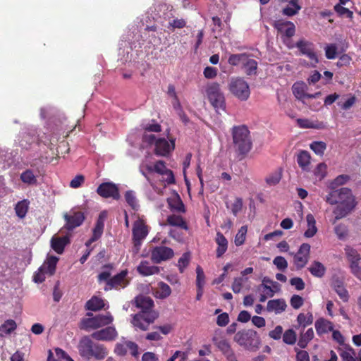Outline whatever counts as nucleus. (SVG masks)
Here are the masks:
<instances>
[{"mask_svg": "<svg viewBox=\"0 0 361 361\" xmlns=\"http://www.w3.org/2000/svg\"><path fill=\"white\" fill-rule=\"evenodd\" d=\"M310 245L304 243L300 245L296 253H290L293 255V264L297 269H302L307 264L310 257Z\"/></svg>", "mask_w": 361, "mask_h": 361, "instance_id": "obj_11", "label": "nucleus"}, {"mask_svg": "<svg viewBox=\"0 0 361 361\" xmlns=\"http://www.w3.org/2000/svg\"><path fill=\"white\" fill-rule=\"evenodd\" d=\"M217 69L214 67L207 66L204 69V76L207 79L214 78L217 75Z\"/></svg>", "mask_w": 361, "mask_h": 361, "instance_id": "obj_63", "label": "nucleus"}, {"mask_svg": "<svg viewBox=\"0 0 361 361\" xmlns=\"http://www.w3.org/2000/svg\"><path fill=\"white\" fill-rule=\"evenodd\" d=\"M118 336L114 327L109 326L105 329L97 331L92 334L91 336L97 341H112Z\"/></svg>", "mask_w": 361, "mask_h": 361, "instance_id": "obj_21", "label": "nucleus"}, {"mask_svg": "<svg viewBox=\"0 0 361 361\" xmlns=\"http://www.w3.org/2000/svg\"><path fill=\"white\" fill-rule=\"evenodd\" d=\"M283 341L285 343L293 345L296 341V334L293 329H288L283 335Z\"/></svg>", "mask_w": 361, "mask_h": 361, "instance_id": "obj_51", "label": "nucleus"}, {"mask_svg": "<svg viewBox=\"0 0 361 361\" xmlns=\"http://www.w3.org/2000/svg\"><path fill=\"white\" fill-rule=\"evenodd\" d=\"M307 269L313 276L317 278H322L326 271L325 266L317 260L313 261Z\"/></svg>", "mask_w": 361, "mask_h": 361, "instance_id": "obj_30", "label": "nucleus"}, {"mask_svg": "<svg viewBox=\"0 0 361 361\" xmlns=\"http://www.w3.org/2000/svg\"><path fill=\"white\" fill-rule=\"evenodd\" d=\"M343 361H357L355 353L352 348H348L340 353Z\"/></svg>", "mask_w": 361, "mask_h": 361, "instance_id": "obj_55", "label": "nucleus"}, {"mask_svg": "<svg viewBox=\"0 0 361 361\" xmlns=\"http://www.w3.org/2000/svg\"><path fill=\"white\" fill-rule=\"evenodd\" d=\"M233 148L238 157L244 158L251 150L252 142L248 128L235 126L231 129Z\"/></svg>", "mask_w": 361, "mask_h": 361, "instance_id": "obj_2", "label": "nucleus"}, {"mask_svg": "<svg viewBox=\"0 0 361 361\" xmlns=\"http://www.w3.org/2000/svg\"><path fill=\"white\" fill-rule=\"evenodd\" d=\"M135 303L141 311H154V302L147 295H137L135 298Z\"/></svg>", "mask_w": 361, "mask_h": 361, "instance_id": "obj_23", "label": "nucleus"}, {"mask_svg": "<svg viewBox=\"0 0 361 361\" xmlns=\"http://www.w3.org/2000/svg\"><path fill=\"white\" fill-rule=\"evenodd\" d=\"M78 349L80 355L87 360L92 358L97 360H104L109 353L107 348L104 345L94 343L88 336L80 339Z\"/></svg>", "mask_w": 361, "mask_h": 361, "instance_id": "obj_3", "label": "nucleus"}, {"mask_svg": "<svg viewBox=\"0 0 361 361\" xmlns=\"http://www.w3.org/2000/svg\"><path fill=\"white\" fill-rule=\"evenodd\" d=\"M335 11L340 16H345L347 18L352 19L353 17V11H350L348 8L343 7L342 5L336 4L334 6Z\"/></svg>", "mask_w": 361, "mask_h": 361, "instance_id": "obj_53", "label": "nucleus"}, {"mask_svg": "<svg viewBox=\"0 0 361 361\" xmlns=\"http://www.w3.org/2000/svg\"><path fill=\"white\" fill-rule=\"evenodd\" d=\"M334 231L339 239H343L347 235V228L344 224H338L335 226Z\"/></svg>", "mask_w": 361, "mask_h": 361, "instance_id": "obj_59", "label": "nucleus"}, {"mask_svg": "<svg viewBox=\"0 0 361 361\" xmlns=\"http://www.w3.org/2000/svg\"><path fill=\"white\" fill-rule=\"evenodd\" d=\"M317 334L322 335L333 331V324L324 318L318 319L314 324Z\"/></svg>", "mask_w": 361, "mask_h": 361, "instance_id": "obj_29", "label": "nucleus"}, {"mask_svg": "<svg viewBox=\"0 0 361 361\" xmlns=\"http://www.w3.org/2000/svg\"><path fill=\"white\" fill-rule=\"evenodd\" d=\"M170 142L164 137L158 138L155 143L154 154L159 157H167L175 148V139L171 138Z\"/></svg>", "mask_w": 361, "mask_h": 361, "instance_id": "obj_15", "label": "nucleus"}, {"mask_svg": "<svg viewBox=\"0 0 361 361\" xmlns=\"http://www.w3.org/2000/svg\"><path fill=\"white\" fill-rule=\"evenodd\" d=\"M313 319V315L310 312L306 314L300 313L297 317V322L299 326H302L305 329L306 326L312 324Z\"/></svg>", "mask_w": 361, "mask_h": 361, "instance_id": "obj_40", "label": "nucleus"}, {"mask_svg": "<svg viewBox=\"0 0 361 361\" xmlns=\"http://www.w3.org/2000/svg\"><path fill=\"white\" fill-rule=\"evenodd\" d=\"M290 283L295 286L297 290H302L305 288V283L300 277H295L290 279Z\"/></svg>", "mask_w": 361, "mask_h": 361, "instance_id": "obj_64", "label": "nucleus"}, {"mask_svg": "<svg viewBox=\"0 0 361 361\" xmlns=\"http://www.w3.org/2000/svg\"><path fill=\"white\" fill-rule=\"evenodd\" d=\"M306 85L303 82H295L292 90L294 96L299 100L304 102Z\"/></svg>", "mask_w": 361, "mask_h": 361, "instance_id": "obj_39", "label": "nucleus"}, {"mask_svg": "<svg viewBox=\"0 0 361 361\" xmlns=\"http://www.w3.org/2000/svg\"><path fill=\"white\" fill-rule=\"evenodd\" d=\"M173 256V249L166 246H156L151 250L150 259L155 264L171 259Z\"/></svg>", "mask_w": 361, "mask_h": 361, "instance_id": "obj_13", "label": "nucleus"}, {"mask_svg": "<svg viewBox=\"0 0 361 361\" xmlns=\"http://www.w3.org/2000/svg\"><path fill=\"white\" fill-rule=\"evenodd\" d=\"M262 284L267 290L271 292V293H276L280 290V285L278 282L274 281L267 277L264 278Z\"/></svg>", "mask_w": 361, "mask_h": 361, "instance_id": "obj_47", "label": "nucleus"}, {"mask_svg": "<svg viewBox=\"0 0 361 361\" xmlns=\"http://www.w3.org/2000/svg\"><path fill=\"white\" fill-rule=\"evenodd\" d=\"M324 200L331 205L338 204L334 210L335 220H339L346 216L357 205L351 190L348 188H341L330 191Z\"/></svg>", "mask_w": 361, "mask_h": 361, "instance_id": "obj_1", "label": "nucleus"}, {"mask_svg": "<svg viewBox=\"0 0 361 361\" xmlns=\"http://www.w3.org/2000/svg\"><path fill=\"white\" fill-rule=\"evenodd\" d=\"M127 274L128 271L123 270L120 273L111 277L110 280L108 281L107 285L105 286L104 290L107 291L113 288L118 290L126 287L128 284V281L126 278Z\"/></svg>", "mask_w": 361, "mask_h": 361, "instance_id": "obj_18", "label": "nucleus"}, {"mask_svg": "<svg viewBox=\"0 0 361 361\" xmlns=\"http://www.w3.org/2000/svg\"><path fill=\"white\" fill-rule=\"evenodd\" d=\"M112 321V316L108 313L104 315L99 314L92 318H87L83 321V325L85 328L96 329L111 324Z\"/></svg>", "mask_w": 361, "mask_h": 361, "instance_id": "obj_16", "label": "nucleus"}, {"mask_svg": "<svg viewBox=\"0 0 361 361\" xmlns=\"http://www.w3.org/2000/svg\"><path fill=\"white\" fill-rule=\"evenodd\" d=\"M125 200L128 204L133 209L138 210L140 205L135 196V193L133 190H127L125 193Z\"/></svg>", "mask_w": 361, "mask_h": 361, "instance_id": "obj_41", "label": "nucleus"}, {"mask_svg": "<svg viewBox=\"0 0 361 361\" xmlns=\"http://www.w3.org/2000/svg\"><path fill=\"white\" fill-rule=\"evenodd\" d=\"M106 216H107V213L106 211H103L99 214V217L97 220L96 224L92 231V241H97V240H99L101 238V236L103 233L104 227V220H105Z\"/></svg>", "mask_w": 361, "mask_h": 361, "instance_id": "obj_22", "label": "nucleus"}, {"mask_svg": "<svg viewBox=\"0 0 361 361\" xmlns=\"http://www.w3.org/2000/svg\"><path fill=\"white\" fill-rule=\"evenodd\" d=\"M20 180L26 184L34 185L37 183L36 176L30 169H27L20 175Z\"/></svg>", "mask_w": 361, "mask_h": 361, "instance_id": "obj_46", "label": "nucleus"}, {"mask_svg": "<svg viewBox=\"0 0 361 361\" xmlns=\"http://www.w3.org/2000/svg\"><path fill=\"white\" fill-rule=\"evenodd\" d=\"M274 264L281 271H284L288 267L287 260L281 256H277L274 259Z\"/></svg>", "mask_w": 361, "mask_h": 361, "instance_id": "obj_54", "label": "nucleus"}, {"mask_svg": "<svg viewBox=\"0 0 361 361\" xmlns=\"http://www.w3.org/2000/svg\"><path fill=\"white\" fill-rule=\"evenodd\" d=\"M154 172L160 175H164L165 171L168 169L166 166V164L162 160H159L154 164Z\"/></svg>", "mask_w": 361, "mask_h": 361, "instance_id": "obj_60", "label": "nucleus"}, {"mask_svg": "<svg viewBox=\"0 0 361 361\" xmlns=\"http://www.w3.org/2000/svg\"><path fill=\"white\" fill-rule=\"evenodd\" d=\"M106 303L100 297L94 295L85 305L86 308L91 311H99L105 308Z\"/></svg>", "mask_w": 361, "mask_h": 361, "instance_id": "obj_31", "label": "nucleus"}, {"mask_svg": "<svg viewBox=\"0 0 361 361\" xmlns=\"http://www.w3.org/2000/svg\"><path fill=\"white\" fill-rule=\"evenodd\" d=\"M247 278L240 276L235 278L232 283V290L234 293H238L242 289L243 284L245 281H247Z\"/></svg>", "mask_w": 361, "mask_h": 361, "instance_id": "obj_56", "label": "nucleus"}, {"mask_svg": "<svg viewBox=\"0 0 361 361\" xmlns=\"http://www.w3.org/2000/svg\"><path fill=\"white\" fill-rule=\"evenodd\" d=\"M28 207L29 202L27 200H23L18 202L15 207L16 215L19 218L23 219L27 213Z\"/></svg>", "mask_w": 361, "mask_h": 361, "instance_id": "obj_38", "label": "nucleus"}, {"mask_svg": "<svg viewBox=\"0 0 361 361\" xmlns=\"http://www.w3.org/2000/svg\"><path fill=\"white\" fill-rule=\"evenodd\" d=\"M295 47L302 55H305L311 61L312 66L315 67L319 60L314 49V44L309 41L300 39L297 42Z\"/></svg>", "mask_w": 361, "mask_h": 361, "instance_id": "obj_14", "label": "nucleus"}, {"mask_svg": "<svg viewBox=\"0 0 361 361\" xmlns=\"http://www.w3.org/2000/svg\"><path fill=\"white\" fill-rule=\"evenodd\" d=\"M233 339L240 346L249 350H257L260 345V338L257 333L252 329L239 331Z\"/></svg>", "mask_w": 361, "mask_h": 361, "instance_id": "obj_4", "label": "nucleus"}, {"mask_svg": "<svg viewBox=\"0 0 361 361\" xmlns=\"http://www.w3.org/2000/svg\"><path fill=\"white\" fill-rule=\"evenodd\" d=\"M247 231V226H243L238 230L237 234L235 236V240H234V242H235V244L236 246H240L245 243Z\"/></svg>", "mask_w": 361, "mask_h": 361, "instance_id": "obj_48", "label": "nucleus"}, {"mask_svg": "<svg viewBox=\"0 0 361 361\" xmlns=\"http://www.w3.org/2000/svg\"><path fill=\"white\" fill-rule=\"evenodd\" d=\"M212 341L224 355L228 354V352L233 350L229 343L223 336V332L219 329L214 331Z\"/></svg>", "mask_w": 361, "mask_h": 361, "instance_id": "obj_20", "label": "nucleus"}, {"mask_svg": "<svg viewBox=\"0 0 361 361\" xmlns=\"http://www.w3.org/2000/svg\"><path fill=\"white\" fill-rule=\"evenodd\" d=\"M274 27L277 30L279 34L281 35V39L283 42L286 44L288 47L291 48L293 46H289L288 41L294 36L295 33V26L293 23L284 20H278L274 22Z\"/></svg>", "mask_w": 361, "mask_h": 361, "instance_id": "obj_10", "label": "nucleus"}, {"mask_svg": "<svg viewBox=\"0 0 361 361\" xmlns=\"http://www.w3.org/2000/svg\"><path fill=\"white\" fill-rule=\"evenodd\" d=\"M17 327L16 323L13 319L6 320L0 326V336L4 337L10 334Z\"/></svg>", "mask_w": 361, "mask_h": 361, "instance_id": "obj_35", "label": "nucleus"}, {"mask_svg": "<svg viewBox=\"0 0 361 361\" xmlns=\"http://www.w3.org/2000/svg\"><path fill=\"white\" fill-rule=\"evenodd\" d=\"M247 56L249 55L246 53L233 54L229 56L228 63L232 66H237L240 64H243L245 60H247Z\"/></svg>", "mask_w": 361, "mask_h": 361, "instance_id": "obj_36", "label": "nucleus"}, {"mask_svg": "<svg viewBox=\"0 0 361 361\" xmlns=\"http://www.w3.org/2000/svg\"><path fill=\"white\" fill-rule=\"evenodd\" d=\"M243 65L247 75L256 74L257 69V62L255 59H249V56H247V60H245Z\"/></svg>", "mask_w": 361, "mask_h": 361, "instance_id": "obj_42", "label": "nucleus"}, {"mask_svg": "<svg viewBox=\"0 0 361 361\" xmlns=\"http://www.w3.org/2000/svg\"><path fill=\"white\" fill-rule=\"evenodd\" d=\"M208 99L216 112L226 109V103L224 94L221 92L220 85L217 82H213L208 85L206 90Z\"/></svg>", "mask_w": 361, "mask_h": 361, "instance_id": "obj_7", "label": "nucleus"}, {"mask_svg": "<svg viewBox=\"0 0 361 361\" xmlns=\"http://www.w3.org/2000/svg\"><path fill=\"white\" fill-rule=\"evenodd\" d=\"M310 159V154L307 151L302 150L298 154L297 162L303 171H309Z\"/></svg>", "mask_w": 361, "mask_h": 361, "instance_id": "obj_33", "label": "nucleus"}, {"mask_svg": "<svg viewBox=\"0 0 361 361\" xmlns=\"http://www.w3.org/2000/svg\"><path fill=\"white\" fill-rule=\"evenodd\" d=\"M138 273L144 276H148L159 274L160 268L157 266L151 265L148 261H142L137 267Z\"/></svg>", "mask_w": 361, "mask_h": 361, "instance_id": "obj_24", "label": "nucleus"}, {"mask_svg": "<svg viewBox=\"0 0 361 361\" xmlns=\"http://www.w3.org/2000/svg\"><path fill=\"white\" fill-rule=\"evenodd\" d=\"M102 269L103 271L97 276L98 281L99 283L106 282V285H107L108 281L111 279V271L114 269V266L112 264H106L103 265Z\"/></svg>", "mask_w": 361, "mask_h": 361, "instance_id": "obj_37", "label": "nucleus"}, {"mask_svg": "<svg viewBox=\"0 0 361 361\" xmlns=\"http://www.w3.org/2000/svg\"><path fill=\"white\" fill-rule=\"evenodd\" d=\"M228 90L240 101H246L250 95V90L247 82L242 78H232L228 84Z\"/></svg>", "mask_w": 361, "mask_h": 361, "instance_id": "obj_6", "label": "nucleus"}, {"mask_svg": "<svg viewBox=\"0 0 361 361\" xmlns=\"http://www.w3.org/2000/svg\"><path fill=\"white\" fill-rule=\"evenodd\" d=\"M166 224L169 226L178 227L185 231L188 230V226L187 222L180 215H169L166 218Z\"/></svg>", "mask_w": 361, "mask_h": 361, "instance_id": "obj_27", "label": "nucleus"}, {"mask_svg": "<svg viewBox=\"0 0 361 361\" xmlns=\"http://www.w3.org/2000/svg\"><path fill=\"white\" fill-rule=\"evenodd\" d=\"M331 286L336 293H347L343 281L338 278L333 279Z\"/></svg>", "mask_w": 361, "mask_h": 361, "instance_id": "obj_52", "label": "nucleus"}, {"mask_svg": "<svg viewBox=\"0 0 361 361\" xmlns=\"http://www.w3.org/2000/svg\"><path fill=\"white\" fill-rule=\"evenodd\" d=\"M128 349L133 357H136L139 355L138 345L135 343L127 341L124 338L121 342L116 344L114 353L117 355L123 356L127 353Z\"/></svg>", "mask_w": 361, "mask_h": 361, "instance_id": "obj_17", "label": "nucleus"}, {"mask_svg": "<svg viewBox=\"0 0 361 361\" xmlns=\"http://www.w3.org/2000/svg\"><path fill=\"white\" fill-rule=\"evenodd\" d=\"M196 285L197 288V293L202 291V288L205 283V275L203 269L200 266L196 267Z\"/></svg>", "mask_w": 361, "mask_h": 361, "instance_id": "obj_44", "label": "nucleus"}, {"mask_svg": "<svg viewBox=\"0 0 361 361\" xmlns=\"http://www.w3.org/2000/svg\"><path fill=\"white\" fill-rule=\"evenodd\" d=\"M215 242L218 245L216 250V257L219 258L222 257L227 250L228 240L221 232H217Z\"/></svg>", "mask_w": 361, "mask_h": 361, "instance_id": "obj_28", "label": "nucleus"}, {"mask_svg": "<svg viewBox=\"0 0 361 361\" xmlns=\"http://www.w3.org/2000/svg\"><path fill=\"white\" fill-rule=\"evenodd\" d=\"M132 233L134 247L138 251L143 240L149 233V226L144 220L139 219L133 224Z\"/></svg>", "mask_w": 361, "mask_h": 361, "instance_id": "obj_9", "label": "nucleus"}, {"mask_svg": "<svg viewBox=\"0 0 361 361\" xmlns=\"http://www.w3.org/2000/svg\"><path fill=\"white\" fill-rule=\"evenodd\" d=\"M306 220L307 228L304 233V236L307 238H312L317 232L316 220L312 214L307 215Z\"/></svg>", "mask_w": 361, "mask_h": 361, "instance_id": "obj_32", "label": "nucleus"}, {"mask_svg": "<svg viewBox=\"0 0 361 361\" xmlns=\"http://www.w3.org/2000/svg\"><path fill=\"white\" fill-rule=\"evenodd\" d=\"M304 302V300L299 295H293L290 299V305L294 309H299Z\"/></svg>", "mask_w": 361, "mask_h": 361, "instance_id": "obj_61", "label": "nucleus"}, {"mask_svg": "<svg viewBox=\"0 0 361 361\" xmlns=\"http://www.w3.org/2000/svg\"><path fill=\"white\" fill-rule=\"evenodd\" d=\"M310 149L317 155H323L326 149V144L322 141H314L310 145Z\"/></svg>", "mask_w": 361, "mask_h": 361, "instance_id": "obj_49", "label": "nucleus"}, {"mask_svg": "<svg viewBox=\"0 0 361 361\" xmlns=\"http://www.w3.org/2000/svg\"><path fill=\"white\" fill-rule=\"evenodd\" d=\"M63 217L66 221L64 227L68 231H72L76 227L80 226L85 220V216L82 212L65 214Z\"/></svg>", "mask_w": 361, "mask_h": 361, "instance_id": "obj_19", "label": "nucleus"}, {"mask_svg": "<svg viewBox=\"0 0 361 361\" xmlns=\"http://www.w3.org/2000/svg\"><path fill=\"white\" fill-rule=\"evenodd\" d=\"M290 4L292 6H286L283 9V14L287 16H293L298 13L301 9V6L298 4V0H290Z\"/></svg>", "mask_w": 361, "mask_h": 361, "instance_id": "obj_43", "label": "nucleus"}, {"mask_svg": "<svg viewBox=\"0 0 361 361\" xmlns=\"http://www.w3.org/2000/svg\"><path fill=\"white\" fill-rule=\"evenodd\" d=\"M314 331L312 328L308 329L305 332L301 333L298 345L301 348H305L308 343L314 338Z\"/></svg>", "mask_w": 361, "mask_h": 361, "instance_id": "obj_34", "label": "nucleus"}, {"mask_svg": "<svg viewBox=\"0 0 361 361\" xmlns=\"http://www.w3.org/2000/svg\"><path fill=\"white\" fill-rule=\"evenodd\" d=\"M68 243H70V239L68 236L59 238L53 237L51 240V247L58 254H62L66 245Z\"/></svg>", "mask_w": 361, "mask_h": 361, "instance_id": "obj_26", "label": "nucleus"}, {"mask_svg": "<svg viewBox=\"0 0 361 361\" xmlns=\"http://www.w3.org/2000/svg\"><path fill=\"white\" fill-rule=\"evenodd\" d=\"M190 261V252H185L178 261V267L180 273H183L185 269L188 266Z\"/></svg>", "mask_w": 361, "mask_h": 361, "instance_id": "obj_50", "label": "nucleus"}, {"mask_svg": "<svg viewBox=\"0 0 361 361\" xmlns=\"http://www.w3.org/2000/svg\"><path fill=\"white\" fill-rule=\"evenodd\" d=\"M345 253L350 264H360L361 257L357 250L353 248L348 247L345 249Z\"/></svg>", "mask_w": 361, "mask_h": 361, "instance_id": "obj_45", "label": "nucleus"}, {"mask_svg": "<svg viewBox=\"0 0 361 361\" xmlns=\"http://www.w3.org/2000/svg\"><path fill=\"white\" fill-rule=\"evenodd\" d=\"M159 314L156 311H140L134 314L131 324L136 330L147 331L150 324L158 318Z\"/></svg>", "mask_w": 361, "mask_h": 361, "instance_id": "obj_5", "label": "nucleus"}, {"mask_svg": "<svg viewBox=\"0 0 361 361\" xmlns=\"http://www.w3.org/2000/svg\"><path fill=\"white\" fill-rule=\"evenodd\" d=\"M325 54H326V57L328 59H334L336 57V54H337V47H336V44H332L328 45L325 48Z\"/></svg>", "mask_w": 361, "mask_h": 361, "instance_id": "obj_57", "label": "nucleus"}, {"mask_svg": "<svg viewBox=\"0 0 361 361\" xmlns=\"http://www.w3.org/2000/svg\"><path fill=\"white\" fill-rule=\"evenodd\" d=\"M58 260L59 258L55 256L48 257L43 264L35 272L33 281L37 283H42L45 280L47 274L49 276L54 275Z\"/></svg>", "mask_w": 361, "mask_h": 361, "instance_id": "obj_8", "label": "nucleus"}, {"mask_svg": "<svg viewBox=\"0 0 361 361\" xmlns=\"http://www.w3.org/2000/svg\"><path fill=\"white\" fill-rule=\"evenodd\" d=\"M55 353L58 360L74 361L64 350L61 348H56Z\"/></svg>", "mask_w": 361, "mask_h": 361, "instance_id": "obj_62", "label": "nucleus"}, {"mask_svg": "<svg viewBox=\"0 0 361 361\" xmlns=\"http://www.w3.org/2000/svg\"><path fill=\"white\" fill-rule=\"evenodd\" d=\"M281 178V174L278 172L270 174L267 178L266 182L269 185L278 184Z\"/></svg>", "mask_w": 361, "mask_h": 361, "instance_id": "obj_58", "label": "nucleus"}, {"mask_svg": "<svg viewBox=\"0 0 361 361\" xmlns=\"http://www.w3.org/2000/svg\"><path fill=\"white\" fill-rule=\"evenodd\" d=\"M286 307V302L283 299H275L267 302V310L270 312L280 314L285 311Z\"/></svg>", "mask_w": 361, "mask_h": 361, "instance_id": "obj_25", "label": "nucleus"}, {"mask_svg": "<svg viewBox=\"0 0 361 361\" xmlns=\"http://www.w3.org/2000/svg\"><path fill=\"white\" fill-rule=\"evenodd\" d=\"M97 193L103 198H112L118 200L121 198L119 188L113 182H104L101 183L97 188Z\"/></svg>", "mask_w": 361, "mask_h": 361, "instance_id": "obj_12", "label": "nucleus"}]
</instances>
